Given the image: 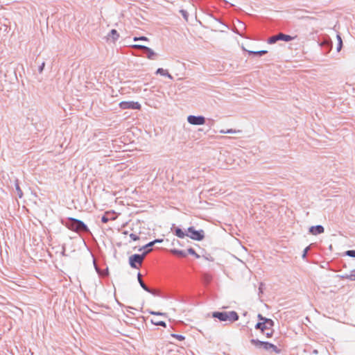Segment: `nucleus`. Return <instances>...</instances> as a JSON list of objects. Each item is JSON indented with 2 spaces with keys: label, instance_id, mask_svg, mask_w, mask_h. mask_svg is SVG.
<instances>
[{
  "label": "nucleus",
  "instance_id": "obj_1",
  "mask_svg": "<svg viewBox=\"0 0 355 355\" xmlns=\"http://www.w3.org/2000/svg\"><path fill=\"white\" fill-rule=\"evenodd\" d=\"M68 229L75 232H90L87 225L82 220L74 218H68L66 221H62Z\"/></svg>",
  "mask_w": 355,
  "mask_h": 355
},
{
  "label": "nucleus",
  "instance_id": "obj_2",
  "mask_svg": "<svg viewBox=\"0 0 355 355\" xmlns=\"http://www.w3.org/2000/svg\"><path fill=\"white\" fill-rule=\"evenodd\" d=\"M214 318L218 319L220 322H229L232 323L239 320V315L235 311H214L211 313Z\"/></svg>",
  "mask_w": 355,
  "mask_h": 355
},
{
  "label": "nucleus",
  "instance_id": "obj_3",
  "mask_svg": "<svg viewBox=\"0 0 355 355\" xmlns=\"http://www.w3.org/2000/svg\"><path fill=\"white\" fill-rule=\"evenodd\" d=\"M250 343L259 348H263L264 349L269 351L272 350L276 354H279L281 349H279L276 345L267 341H261L258 339H251Z\"/></svg>",
  "mask_w": 355,
  "mask_h": 355
},
{
  "label": "nucleus",
  "instance_id": "obj_4",
  "mask_svg": "<svg viewBox=\"0 0 355 355\" xmlns=\"http://www.w3.org/2000/svg\"><path fill=\"white\" fill-rule=\"evenodd\" d=\"M151 251L150 249L144 251L142 254H134L129 257V264L132 268H139L138 265H141L146 254Z\"/></svg>",
  "mask_w": 355,
  "mask_h": 355
},
{
  "label": "nucleus",
  "instance_id": "obj_5",
  "mask_svg": "<svg viewBox=\"0 0 355 355\" xmlns=\"http://www.w3.org/2000/svg\"><path fill=\"white\" fill-rule=\"evenodd\" d=\"M187 236L193 240L200 241L205 238V232L202 230H196L194 227L187 228Z\"/></svg>",
  "mask_w": 355,
  "mask_h": 355
},
{
  "label": "nucleus",
  "instance_id": "obj_6",
  "mask_svg": "<svg viewBox=\"0 0 355 355\" xmlns=\"http://www.w3.org/2000/svg\"><path fill=\"white\" fill-rule=\"evenodd\" d=\"M119 107L122 110H140L141 105L137 101H121Z\"/></svg>",
  "mask_w": 355,
  "mask_h": 355
},
{
  "label": "nucleus",
  "instance_id": "obj_7",
  "mask_svg": "<svg viewBox=\"0 0 355 355\" xmlns=\"http://www.w3.org/2000/svg\"><path fill=\"white\" fill-rule=\"evenodd\" d=\"M187 121L191 125H200L205 123L206 118L202 115H189L187 116Z\"/></svg>",
  "mask_w": 355,
  "mask_h": 355
},
{
  "label": "nucleus",
  "instance_id": "obj_8",
  "mask_svg": "<svg viewBox=\"0 0 355 355\" xmlns=\"http://www.w3.org/2000/svg\"><path fill=\"white\" fill-rule=\"evenodd\" d=\"M268 320L270 322L269 323L270 324H268L266 321L258 322L255 324V329L260 330L263 334H264V331L271 329L274 327L275 322L272 319H268Z\"/></svg>",
  "mask_w": 355,
  "mask_h": 355
},
{
  "label": "nucleus",
  "instance_id": "obj_9",
  "mask_svg": "<svg viewBox=\"0 0 355 355\" xmlns=\"http://www.w3.org/2000/svg\"><path fill=\"white\" fill-rule=\"evenodd\" d=\"M137 279H138V282L140 285V286L144 290L146 291V292L152 294L153 295H159L158 293L157 292V291H154V290H152L151 288H150L149 287H148L146 284L144 282V281L142 280L141 279V274L140 272H138L137 273Z\"/></svg>",
  "mask_w": 355,
  "mask_h": 355
},
{
  "label": "nucleus",
  "instance_id": "obj_10",
  "mask_svg": "<svg viewBox=\"0 0 355 355\" xmlns=\"http://www.w3.org/2000/svg\"><path fill=\"white\" fill-rule=\"evenodd\" d=\"M320 46L325 49V53H328L332 49L333 44L329 37H325L320 42Z\"/></svg>",
  "mask_w": 355,
  "mask_h": 355
},
{
  "label": "nucleus",
  "instance_id": "obj_11",
  "mask_svg": "<svg viewBox=\"0 0 355 355\" xmlns=\"http://www.w3.org/2000/svg\"><path fill=\"white\" fill-rule=\"evenodd\" d=\"M171 231L180 239H183L187 236V233L180 227L175 226V224L172 225Z\"/></svg>",
  "mask_w": 355,
  "mask_h": 355
},
{
  "label": "nucleus",
  "instance_id": "obj_12",
  "mask_svg": "<svg viewBox=\"0 0 355 355\" xmlns=\"http://www.w3.org/2000/svg\"><path fill=\"white\" fill-rule=\"evenodd\" d=\"M324 228L321 225H314L309 227V232L312 235H318L323 233Z\"/></svg>",
  "mask_w": 355,
  "mask_h": 355
},
{
  "label": "nucleus",
  "instance_id": "obj_13",
  "mask_svg": "<svg viewBox=\"0 0 355 355\" xmlns=\"http://www.w3.org/2000/svg\"><path fill=\"white\" fill-rule=\"evenodd\" d=\"M143 53L146 55V57L149 60H155L157 56V53L150 48L146 46Z\"/></svg>",
  "mask_w": 355,
  "mask_h": 355
},
{
  "label": "nucleus",
  "instance_id": "obj_14",
  "mask_svg": "<svg viewBox=\"0 0 355 355\" xmlns=\"http://www.w3.org/2000/svg\"><path fill=\"white\" fill-rule=\"evenodd\" d=\"M171 252L173 255H175V256H177L178 257H180V258L186 257L187 255V251L182 250H178V249H175V248L171 249Z\"/></svg>",
  "mask_w": 355,
  "mask_h": 355
},
{
  "label": "nucleus",
  "instance_id": "obj_15",
  "mask_svg": "<svg viewBox=\"0 0 355 355\" xmlns=\"http://www.w3.org/2000/svg\"><path fill=\"white\" fill-rule=\"evenodd\" d=\"M295 37H293L289 35H286L282 33H278L279 40L284 41V42H290L295 39Z\"/></svg>",
  "mask_w": 355,
  "mask_h": 355
},
{
  "label": "nucleus",
  "instance_id": "obj_16",
  "mask_svg": "<svg viewBox=\"0 0 355 355\" xmlns=\"http://www.w3.org/2000/svg\"><path fill=\"white\" fill-rule=\"evenodd\" d=\"M156 74H159L161 76H166L167 78H168L169 79H173V76H171V74H170L168 71L162 69V68H158L155 72Z\"/></svg>",
  "mask_w": 355,
  "mask_h": 355
},
{
  "label": "nucleus",
  "instance_id": "obj_17",
  "mask_svg": "<svg viewBox=\"0 0 355 355\" xmlns=\"http://www.w3.org/2000/svg\"><path fill=\"white\" fill-rule=\"evenodd\" d=\"M248 52L250 55L262 56L266 54L268 51L266 50H261L257 51H248Z\"/></svg>",
  "mask_w": 355,
  "mask_h": 355
},
{
  "label": "nucleus",
  "instance_id": "obj_18",
  "mask_svg": "<svg viewBox=\"0 0 355 355\" xmlns=\"http://www.w3.org/2000/svg\"><path fill=\"white\" fill-rule=\"evenodd\" d=\"M150 322L152 324H153L154 325H156V326H161V327H166V324L164 321L157 320L155 319H151Z\"/></svg>",
  "mask_w": 355,
  "mask_h": 355
},
{
  "label": "nucleus",
  "instance_id": "obj_19",
  "mask_svg": "<svg viewBox=\"0 0 355 355\" xmlns=\"http://www.w3.org/2000/svg\"><path fill=\"white\" fill-rule=\"evenodd\" d=\"M336 38L338 40L336 50L338 52H339L343 47V40H342V38H341V36L340 35V34L336 35Z\"/></svg>",
  "mask_w": 355,
  "mask_h": 355
},
{
  "label": "nucleus",
  "instance_id": "obj_20",
  "mask_svg": "<svg viewBox=\"0 0 355 355\" xmlns=\"http://www.w3.org/2000/svg\"><path fill=\"white\" fill-rule=\"evenodd\" d=\"M277 41H279L278 34L272 35L268 39V43L270 44H273Z\"/></svg>",
  "mask_w": 355,
  "mask_h": 355
},
{
  "label": "nucleus",
  "instance_id": "obj_21",
  "mask_svg": "<svg viewBox=\"0 0 355 355\" xmlns=\"http://www.w3.org/2000/svg\"><path fill=\"white\" fill-rule=\"evenodd\" d=\"M114 41H116L119 37V35L116 29H112L110 33Z\"/></svg>",
  "mask_w": 355,
  "mask_h": 355
},
{
  "label": "nucleus",
  "instance_id": "obj_22",
  "mask_svg": "<svg viewBox=\"0 0 355 355\" xmlns=\"http://www.w3.org/2000/svg\"><path fill=\"white\" fill-rule=\"evenodd\" d=\"M154 245L152 241H150L145 245L142 246L139 249V251L144 250L145 251H147L148 250L150 249L152 250V247Z\"/></svg>",
  "mask_w": 355,
  "mask_h": 355
},
{
  "label": "nucleus",
  "instance_id": "obj_23",
  "mask_svg": "<svg viewBox=\"0 0 355 355\" xmlns=\"http://www.w3.org/2000/svg\"><path fill=\"white\" fill-rule=\"evenodd\" d=\"M187 252V254L193 255L197 259H198L200 257V255L196 252L195 250L193 248H188Z\"/></svg>",
  "mask_w": 355,
  "mask_h": 355
},
{
  "label": "nucleus",
  "instance_id": "obj_24",
  "mask_svg": "<svg viewBox=\"0 0 355 355\" xmlns=\"http://www.w3.org/2000/svg\"><path fill=\"white\" fill-rule=\"evenodd\" d=\"M15 189L17 192L18 197L21 198L23 196V192L21 190L20 187L17 182L15 184Z\"/></svg>",
  "mask_w": 355,
  "mask_h": 355
},
{
  "label": "nucleus",
  "instance_id": "obj_25",
  "mask_svg": "<svg viewBox=\"0 0 355 355\" xmlns=\"http://www.w3.org/2000/svg\"><path fill=\"white\" fill-rule=\"evenodd\" d=\"M257 318H258L259 322H264V321H266L268 324H270L269 323L270 322L268 320L269 318H267L263 316L261 313L258 314Z\"/></svg>",
  "mask_w": 355,
  "mask_h": 355
},
{
  "label": "nucleus",
  "instance_id": "obj_26",
  "mask_svg": "<svg viewBox=\"0 0 355 355\" xmlns=\"http://www.w3.org/2000/svg\"><path fill=\"white\" fill-rule=\"evenodd\" d=\"M133 40L135 42L137 41H149L148 38L145 36H140V37H134Z\"/></svg>",
  "mask_w": 355,
  "mask_h": 355
},
{
  "label": "nucleus",
  "instance_id": "obj_27",
  "mask_svg": "<svg viewBox=\"0 0 355 355\" xmlns=\"http://www.w3.org/2000/svg\"><path fill=\"white\" fill-rule=\"evenodd\" d=\"M345 255H347V256H348V257L355 258V250H347V251L345 252Z\"/></svg>",
  "mask_w": 355,
  "mask_h": 355
},
{
  "label": "nucleus",
  "instance_id": "obj_28",
  "mask_svg": "<svg viewBox=\"0 0 355 355\" xmlns=\"http://www.w3.org/2000/svg\"><path fill=\"white\" fill-rule=\"evenodd\" d=\"M171 336L173 338H175L176 339H178L180 341H182L185 339V337L180 334H172Z\"/></svg>",
  "mask_w": 355,
  "mask_h": 355
},
{
  "label": "nucleus",
  "instance_id": "obj_29",
  "mask_svg": "<svg viewBox=\"0 0 355 355\" xmlns=\"http://www.w3.org/2000/svg\"><path fill=\"white\" fill-rule=\"evenodd\" d=\"M109 214L107 212H106L102 217H101V222L103 223H107L110 220V218H108L107 215Z\"/></svg>",
  "mask_w": 355,
  "mask_h": 355
},
{
  "label": "nucleus",
  "instance_id": "obj_30",
  "mask_svg": "<svg viewBox=\"0 0 355 355\" xmlns=\"http://www.w3.org/2000/svg\"><path fill=\"white\" fill-rule=\"evenodd\" d=\"M180 12L181 13L182 16L183 17V18L186 20V21H188V17H189V14L187 12V10H180Z\"/></svg>",
  "mask_w": 355,
  "mask_h": 355
},
{
  "label": "nucleus",
  "instance_id": "obj_31",
  "mask_svg": "<svg viewBox=\"0 0 355 355\" xmlns=\"http://www.w3.org/2000/svg\"><path fill=\"white\" fill-rule=\"evenodd\" d=\"M133 49H139L142 50V52L144 51L145 49L146 48V46L141 45V44H133L131 46Z\"/></svg>",
  "mask_w": 355,
  "mask_h": 355
},
{
  "label": "nucleus",
  "instance_id": "obj_32",
  "mask_svg": "<svg viewBox=\"0 0 355 355\" xmlns=\"http://www.w3.org/2000/svg\"><path fill=\"white\" fill-rule=\"evenodd\" d=\"M349 280L355 281V270H352L351 274L349 275Z\"/></svg>",
  "mask_w": 355,
  "mask_h": 355
},
{
  "label": "nucleus",
  "instance_id": "obj_33",
  "mask_svg": "<svg viewBox=\"0 0 355 355\" xmlns=\"http://www.w3.org/2000/svg\"><path fill=\"white\" fill-rule=\"evenodd\" d=\"M273 331H273V329H272V328L271 329L268 330V331H267V332H265V331H264V334L266 335V336L267 338H270V337H272V336Z\"/></svg>",
  "mask_w": 355,
  "mask_h": 355
},
{
  "label": "nucleus",
  "instance_id": "obj_34",
  "mask_svg": "<svg viewBox=\"0 0 355 355\" xmlns=\"http://www.w3.org/2000/svg\"><path fill=\"white\" fill-rule=\"evenodd\" d=\"M130 239H131L132 241H137V240H139V236H137V234H133V233H131V234H130Z\"/></svg>",
  "mask_w": 355,
  "mask_h": 355
},
{
  "label": "nucleus",
  "instance_id": "obj_35",
  "mask_svg": "<svg viewBox=\"0 0 355 355\" xmlns=\"http://www.w3.org/2000/svg\"><path fill=\"white\" fill-rule=\"evenodd\" d=\"M149 313L151 315H165V313H161L159 311H149Z\"/></svg>",
  "mask_w": 355,
  "mask_h": 355
},
{
  "label": "nucleus",
  "instance_id": "obj_36",
  "mask_svg": "<svg viewBox=\"0 0 355 355\" xmlns=\"http://www.w3.org/2000/svg\"><path fill=\"white\" fill-rule=\"evenodd\" d=\"M44 66H45V63L44 62H42L41 64V65L39 66L38 67V71L39 73H42L43 70H44Z\"/></svg>",
  "mask_w": 355,
  "mask_h": 355
},
{
  "label": "nucleus",
  "instance_id": "obj_37",
  "mask_svg": "<svg viewBox=\"0 0 355 355\" xmlns=\"http://www.w3.org/2000/svg\"><path fill=\"white\" fill-rule=\"evenodd\" d=\"M163 239H156L153 241H152L153 243L155 245L156 243H161L163 242Z\"/></svg>",
  "mask_w": 355,
  "mask_h": 355
},
{
  "label": "nucleus",
  "instance_id": "obj_38",
  "mask_svg": "<svg viewBox=\"0 0 355 355\" xmlns=\"http://www.w3.org/2000/svg\"><path fill=\"white\" fill-rule=\"evenodd\" d=\"M309 250V247H306V248L304 250V251H303V254H302V257H303V258H305V257H306V254H307V252H308Z\"/></svg>",
  "mask_w": 355,
  "mask_h": 355
},
{
  "label": "nucleus",
  "instance_id": "obj_39",
  "mask_svg": "<svg viewBox=\"0 0 355 355\" xmlns=\"http://www.w3.org/2000/svg\"><path fill=\"white\" fill-rule=\"evenodd\" d=\"M94 267H95V269L97 272V273L99 275H103L104 274L101 273V272L100 271L99 268H98V266L94 263Z\"/></svg>",
  "mask_w": 355,
  "mask_h": 355
},
{
  "label": "nucleus",
  "instance_id": "obj_40",
  "mask_svg": "<svg viewBox=\"0 0 355 355\" xmlns=\"http://www.w3.org/2000/svg\"><path fill=\"white\" fill-rule=\"evenodd\" d=\"M225 132L230 134V133H235V132H236V131L233 129H228L225 131Z\"/></svg>",
  "mask_w": 355,
  "mask_h": 355
},
{
  "label": "nucleus",
  "instance_id": "obj_41",
  "mask_svg": "<svg viewBox=\"0 0 355 355\" xmlns=\"http://www.w3.org/2000/svg\"><path fill=\"white\" fill-rule=\"evenodd\" d=\"M208 121H209L208 125H209V126H211V125L214 124V119H208Z\"/></svg>",
  "mask_w": 355,
  "mask_h": 355
},
{
  "label": "nucleus",
  "instance_id": "obj_42",
  "mask_svg": "<svg viewBox=\"0 0 355 355\" xmlns=\"http://www.w3.org/2000/svg\"><path fill=\"white\" fill-rule=\"evenodd\" d=\"M341 278L342 279H349V275L345 274V275H341Z\"/></svg>",
  "mask_w": 355,
  "mask_h": 355
},
{
  "label": "nucleus",
  "instance_id": "obj_43",
  "mask_svg": "<svg viewBox=\"0 0 355 355\" xmlns=\"http://www.w3.org/2000/svg\"><path fill=\"white\" fill-rule=\"evenodd\" d=\"M225 131H226V130H220L219 132H220V133H221V134H226L227 132H225Z\"/></svg>",
  "mask_w": 355,
  "mask_h": 355
},
{
  "label": "nucleus",
  "instance_id": "obj_44",
  "mask_svg": "<svg viewBox=\"0 0 355 355\" xmlns=\"http://www.w3.org/2000/svg\"><path fill=\"white\" fill-rule=\"evenodd\" d=\"M157 293H158V294H159V295H158V296H161V297H163V295H161V294H160V293H159V291H157Z\"/></svg>",
  "mask_w": 355,
  "mask_h": 355
}]
</instances>
